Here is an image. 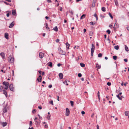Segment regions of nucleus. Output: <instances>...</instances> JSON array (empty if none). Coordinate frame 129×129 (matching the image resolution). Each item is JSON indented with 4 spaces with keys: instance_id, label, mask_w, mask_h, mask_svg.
I'll return each mask as SVG.
<instances>
[{
    "instance_id": "423d86ee",
    "label": "nucleus",
    "mask_w": 129,
    "mask_h": 129,
    "mask_svg": "<svg viewBox=\"0 0 129 129\" xmlns=\"http://www.w3.org/2000/svg\"><path fill=\"white\" fill-rule=\"evenodd\" d=\"M39 55L40 57L41 58H42L44 56V54L41 52H40Z\"/></svg>"
},
{
    "instance_id": "cd10ccee",
    "label": "nucleus",
    "mask_w": 129,
    "mask_h": 129,
    "mask_svg": "<svg viewBox=\"0 0 129 129\" xmlns=\"http://www.w3.org/2000/svg\"><path fill=\"white\" fill-rule=\"evenodd\" d=\"M96 68L98 67V69H100L101 68V66L100 65H98V64H96Z\"/></svg>"
},
{
    "instance_id": "f3484780",
    "label": "nucleus",
    "mask_w": 129,
    "mask_h": 129,
    "mask_svg": "<svg viewBox=\"0 0 129 129\" xmlns=\"http://www.w3.org/2000/svg\"><path fill=\"white\" fill-rule=\"evenodd\" d=\"M47 64H48V66L51 67L52 66V63L51 62H48Z\"/></svg>"
},
{
    "instance_id": "37998d69",
    "label": "nucleus",
    "mask_w": 129,
    "mask_h": 129,
    "mask_svg": "<svg viewBox=\"0 0 129 129\" xmlns=\"http://www.w3.org/2000/svg\"><path fill=\"white\" fill-rule=\"evenodd\" d=\"M107 85L108 86H110L111 85V83L110 82H108L107 83Z\"/></svg>"
},
{
    "instance_id": "bb28decb",
    "label": "nucleus",
    "mask_w": 129,
    "mask_h": 129,
    "mask_svg": "<svg viewBox=\"0 0 129 129\" xmlns=\"http://www.w3.org/2000/svg\"><path fill=\"white\" fill-rule=\"evenodd\" d=\"M42 77H41L40 79V80H39L40 78L39 77L37 78V80H38V82H41L42 80Z\"/></svg>"
},
{
    "instance_id": "864d4df0",
    "label": "nucleus",
    "mask_w": 129,
    "mask_h": 129,
    "mask_svg": "<svg viewBox=\"0 0 129 129\" xmlns=\"http://www.w3.org/2000/svg\"><path fill=\"white\" fill-rule=\"evenodd\" d=\"M39 109H42V107L41 106H39L38 107Z\"/></svg>"
},
{
    "instance_id": "39448f33",
    "label": "nucleus",
    "mask_w": 129,
    "mask_h": 129,
    "mask_svg": "<svg viewBox=\"0 0 129 129\" xmlns=\"http://www.w3.org/2000/svg\"><path fill=\"white\" fill-rule=\"evenodd\" d=\"M7 107L6 105L4 107V108L3 110V114L4 113H5L7 111Z\"/></svg>"
},
{
    "instance_id": "72a5a7b5",
    "label": "nucleus",
    "mask_w": 129,
    "mask_h": 129,
    "mask_svg": "<svg viewBox=\"0 0 129 129\" xmlns=\"http://www.w3.org/2000/svg\"><path fill=\"white\" fill-rule=\"evenodd\" d=\"M109 16H110L111 17V18L112 19H113V17L112 16V15L110 13H109Z\"/></svg>"
},
{
    "instance_id": "79ce46f5",
    "label": "nucleus",
    "mask_w": 129,
    "mask_h": 129,
    "mask_svg": "<svg viewBox=\"0 0 129 129\" xmlns=\"http://www.w3.org/2000/svg\"><path fill=\"white\" fill-rule=\"evenodd\" d=\"M93 33L92 32L90 31L89 33V35L90 36H92V35Z\"/></svg>"
},
{
    "instance_id": "4c0bfd02",
    "label": "nucleus",
    "mask_w": 129,
    "mask_h": 129,
    "mask_svg": "<svg viewBox=\"0 0 129 129\" xmlns=\"http://www.w3.org/2000/svg\"><path fill=\"white\" fill-rule=\"evenodd\" d=\"M32 124V122L31 121H30L29 122V126H31Z\"/></svg>"
},
{
    "instance_id": "473e14b6",
    "label": "nucleus",
    "mask_w": 129,
    "mask_h": 129,
    "mask_svg": "<svg viewBox=\"0 0 129 129\" xmlns=\"http://www.w3.org/2000/svg\"><path fill=\"white\" fill-rule=\"evenodd\" d=\"M117 97L118 98V99L120 100H122V98L120 97L119 95V94H118L117 95Z\"/></svg>"
},
{
    "instance_id": "e2e57ef3",
    "label": "nucleus",
    "mask_w": 129,
    "mask_h": 129,
    "mask_svg": "<svg viewBox=\"0 0 129 129\" xmlns=\"http://www.w3.org/2000/svg\"><path fill=\"white\" fill-rule=\"evenodd\" d=\"M1 71L2 72H3L4 73H5V71H4L3 70H1Z\"/></svg>"
},
{
    "instance_id": "c756f323",
    "label": "nucleus",
    "mask_w": 129,
    "mask_h": 129,
    "mask_svg": "<svg viewBox=\"0 0 129 129\" xmlns=\"http://www.w3.org/2000/svg\"><path fill=\"white\" fill-rule=\"evenodd\" d=\"M102 10L103 12H105L106 10L104 7H102L101 9Z\"/></svg>"
},
{
    "instance_id": "a19ab883",
    "label": "nucleus",
    "mask_w": 129,
    "mask_h": 129,
    "mask_svg": "<svg viewBox=\"0 0 129 129\" xmlns=\"http://www.w3.org/2000/svg\"><path fill=\"white\" fill-rule=\"evenodd\" d=\"M82 76V74L81 73H79L78 74V76L79 77H81Z\"/></svg>"
},
{
    "instance_id": "c9c22d12",
    "label": "nucleus",
    "mask_w": 129,
    "mask_h": 129,
    "mask_svg": "<svg viewBox=\"0 0 129 129\" xmlns=\"http://www.w3.org/2000/svg\"><path fill=\"white\" fill-rule=\"evenodd\" d=\"M107 33H108V34H110L111 33L109 29H108L106 31Z\"/></svg>"
},
{
    "instance_id": "0eeeda50",
    "label": "nucleus",
    "mask_w": 129,
    "mask_h": 129,
    "mask_svg": "<svg viewBox=\"0 0 129 129\" xmlns=\"http://www.w3.org/2000/svg\"><path fill=\"white\" fill-rule=\"evenodd\" d=\"M96 0H93L92 1V7H95V3L96 2Z\"/></svg>"
},
{
    "instance_id": "412c9836",
    "label": "nucleus",
    "mask_w": 129,
    "mask_h": 129,
    "mask_svg": "<svg viewBox=\"0 0 129 129\" xmlns=\"http://www.w3.org/2000/svg\"><path fill=\"white\" fill-rule=\"evenodd\" d=\"M119 27L118 25L116 24V23H115V24L114 26V28H118Z\"/></svg>"
},
{
    "instance_id": "3c124183",
    "label": "nucleus",
    "mask_w": 129,
    "mask_h": 129,
    "mask_svg": "<svg viewBox=\"0 0 129 129\" xmlns=\"http://www.w3.org/2000/svg\"><path fill=\"white\" fill-rule=\"evenodd\" d=\"M45 18L47 19H49V18L47 16L45 17Z\"/></svg>"
},
{
    "instance_id": "f03ea898",
    "label": "nucleus",
    "mask_w": 129,
    "mask_h": 129,
    "mask_svg": "<svg viewBox=\"0 0 129 129\" xmlns=\"http://www.w3.org/2000/svg\"><path fill=\"white\" fill-rule=\"evenodd\" d=\"M58 50L59 54L61 55H65L66 54L65 52L64 51L62 50L61 49H59Z\"/></svg>"
},
{
    "instance_id": "ddd939ff",
    "label": "nucleus",
    "mask_w": 129,
    "mask_h": 129,
    "mask_svg": "<svg viewBox=\"0 0 129 129\" xmlns=\"http://www.w3.org/2000/svg\"><path fill=\"white\" fill-rule=\"evenodd\" d=\"M0 55L2 57L3 59L5 57V54L4 53L2 52L0 54Z\"/></svg>"
},
{
    "instance_id": "9b49d317",
    "label": "nucleus",
    "mask_w": 129,
    "mask_h": 129,
    "mask_svg": "<svg viewBox=\"0 0 129 129\" xmlns=\"http://www.w3.org/2000/svg\"><path fill=\"white\" fill-rule=\"evenodd\" d=\"M8 36V34L7 33H5V37L7 39H9Z\"/></svg>"
},
{
    "instance_id": "b1692460",
    "label": "nucleus",
    "mask_w": 129,
    "mask_h": 129,
    "mask_svg": "<svg viewBox=\"0 0 129 129\" xmlns=\"http://www.w3.org/2000/svg\"><path fill=\"white\" fill-rule=\"evenodd\" d=\"M53 30L56 31H58V28L57 26H55L54 28H53Z\"/></svg>"
},
{
    "instance_id": "603ef678",
    "label": "nucleus",
    "mask_w": 129,
    "mask_h": 129,
    "mask_svg": "<svg viewBox=\"0 0 129 129\" xmlns=\"http://www.w3.org/2000/svg\"><path fill=\"white\" fill-rule=\"evenodd\" d=\"M90 25H93L94 24L93 22H91L90 23Z\"/></svg>"
},
{
    "instance_id": "a18cd8bd",
    "label": "nucleus",
    "mask_w": 129,
    "mask_h": 129,
    "mask_svg": "<svg viewBox=\"0 0 129 129\" xmlns=\"http://www.w3.org/2000/svg\"><path fill=\"white\" fill-rule=\"evenodd\" d=\"M35 121L36 122V125L40 123L37 121Z\"/></svg>"
},
{
    "instance_id": "1a4fd4ad",
    "label": "nucleus",
    "mask_w": 129,
    "mask_h": 129,
    "mask_svg": "<svg viewBox=\"0 0 129 129\" xmlns=\"http://www.w3.org/2000/svg\"><path fill=\"white\" fill-rule=\"evenodd\" d=\"M1 125L3 127L6 126L7 125V123L6 122H1Z\"/></svg>"
},
{
    "instance_id": "393cba45",
    "label": "nucleus",
    "mask_w": 129,
    "mask_h": 129,
    "mask_svg": "<svg viewBox=\"0 0 129 129\" xmlns=\"http://www.w3.org/2000/svg\"><path fill=\"white\" fill-rule=\"evenodd\" d=\"M114 48L115 49L117 50L119 49V46L118 45L115 46Z\"/></svg>"
},
{
    "instance_id": "680f3d73",
    "label": "nucleus",
    "mask_w": 129,
    "mask_h": 129,
    "mask_svg": "<svg viewBox=\"0 0 129 129\" xmlns=\"http://www.w3.org/2000/svg\"><path fill=\"white\" fill-rule=\"evenodd\" d=\"M127 84V82H125L124 83V85L125 86H126V85Z\"/></svg>"
},
{
    "instance_id": "a878e982",
    "label": "nucleus",
    "mask_w": 129,
    "mask_h": 129,
    "mask_svg": "<svg viewBox=\"0 0 129 129\" xmlns=\"http://www.w3.org/2000/svg\"><path fill=\"white\" fill-rule=\"evenodd\" d=\"M4 93L6 97L7 96V91H6L4 90Z\"/></svg>"
},
{
    "instance_id": "774afa93",
    "label": "nucleus",
    "mask_w": 129,
    "mask_h": 129,
    "mask_svg": "<svg viewBox=\"0 0 129 129\" xmlns=\"http://www.w3.org/2000/svg\"><path fill=\"white\" fill-rule=\"evenodd\" d=\"M28 129H34V128L33 127H32L31 128L29 127Z\"/></svg>"
},
{
    "instance_id": "6e6d98bb",
    "label": "nucleus",
    "mask_w": 129,
    "mask_h": 129,
    "mask_svg": "<svg viewBox=\"0 0 129 129\" xmlns=\"http://www.w3.org/2000/svg\"><path fill=\"white\" fill-rule=\"evenodd\" d=\"M61 65V64H60V63H58V64H57V66L58 67H60V66Z\"/></svg>"
},
{
    "instance_id": "58836bf2",
    "label": "nucleus",
    "mask_w": 129,
    "mask_h": 129,
    "mask_svg": "<svg viewBox=\"0 0 129 129\" xmlns=\"http://www.w3.org/2000/svg\"><path fill=\"white\" fill-rule=\"evenodd\" d=\"M50 115H47V118L49 120L50 119Z\"/></svg>"
},
{
    "instance_id": "f8f14e48",
    "label": "nucleus",
    "mask_w": 129,
    "mask_h": 129,
    "mask_svg": "<svg viewBox=\"0 0 129 129\" xmlns=\"http://www.w3.org/2000/svg\"><path fill=\"white\" fill-rule=\"evenodd\" d=\"M14 22H12L10 24V26H9V28H11L14 25Z\"/></svg>"
},
{
    "instance_id": "4d7b16f0",
    "label": "nucleus",
    "mask_w": 129,
    "mask_h": 129,
    "mask_svg": "<svg viewBox=\"0 0 129 129\" xmlns=\"http://www.w3.org/2000/svg\"><path fill=\"white\" fill-rule=\"evenodd\" d=\"M106 98L108 100L109 99V96L108 95L107 96H106Z\"/></svg>"
},
{
    "instance_id": "2f4dec72",
    "label": "nucleus",
    "mask_w": 129,
    "mask_h": 129,
    "mask_svg": "<svg viewBox=\"0 0 129 129\" xmlns=\"http://www.w3.org/2000/svg\"><path fill=\"white\" fill-rule=\"evenodd\" d=\"M70 103L71 104V106L72 107H73L74 105V102L72 101H70Z\"/></svg>"
},
{
    "instance_id": "69168bd1",
    "label": "nucleus",
    "mask_w": 129,
    "mask_h": 129,
    "mask_svg": "<svg viewBox=\"0 0 129 129\" xmlns=\"http://www.w3.org/2000/svg\"><path fill=\"white\" fill-rule=\"evenodd\" d=\"M97 129H99V126L98 125H97Z\"/></svg>"
},
{
    "instance_id": "9d476101",
    "label": "nucleus",
    "mask_w": 129,
    "mask_h": 129,
    "mask_svg": "<svg viewBox=\"0 0 129 129\" xmlns=\"http://www.w3.org/2000/svg\"><path fill=\"white\" fill-rule=\"evenodd\" d=\"M9 88L10 90L12 91H13L14 88L13 87V85L12 84H10L9 85Z\"/></svg>"
},
{
    "instance_id": "bf43d9fd",
    "label": "nucleus",
    "mask_w": 129,
    "mask_h": 129,
    "mask_svg": "<svg viewBox=\"0 0 129 129\" xmlns=\"http://www.w3.org/2000/svg\"><path fill=\"white\" fill-rule=\"evenodd\" d=\"M9 13H8L7 14V17H9Z\"/></svg>"
},
{
    "instance_id": "7ed1b4c3",
    "label": "nucleus",
    "mask_w": 129,
    "mask_h": 129,
    "mask_svg": "<svg viewBox=\"0 0 129 129\" xmlns=\"http://www.w3.org/2000/svg\"><path fill=\"white\" fill-rule=\"evenodd\" d=\"M70 113V111L69 109L68 108H66V116H68L69 115Z\"/></svg>"
},
{
    "instance_id": "6e6552de",
    "label": "nucleus",
    "mask_w": 129,
    "mask_h": 129,
    "mask_svg": "<svg viewBox=\"0 0 129 129\" xmlns=\"http://www.w3.org/2000/svg\"><path fill=\"white\" fill-rule=\"evenodd\" d=\"M3 84L5 85L6 87H8L9 86V83L8 82H6L5 81L3 82Z\"/></svg>"
},
{
    "instance_id": "052dcab7",
    "label": "nucleus",
    "mask_w": 129,
    "mask_h": 129,
    "mask_svg": "<svg viewBox=\"0 0 129 129\" xmlns=\"http://www.w3.org/2000/svg\"><path fill=\"white\" fill-rule=\"evenodd\" d=\"M47 2L48 3H51V0H48Z\"/></svg>"
},
{
    "instance_id": "6ab92c4d",
    "label": "nucleus",
    "mask_w": 129,
    "mask_h": 129,
    "mask_svg": "<svg viewBox=\"0 0 129 129\" xmlns=\"http://www.w3.org/2000/svg\"><path fill=\"white\" fill-rule=\"evenodd\" d=\"M114 2L116 5V6H118V4L117 0H114Z\"/></svg>"
},
{
    "instance_id": "a211bd4d",
    "label": "nucleus",
    "mask_w": 129,
    "mask_h": 129,
    "mask_svg": "<svg viewBox=\"0 0 129 129\" xmlns=\"http://www.w3.org/2000/svg\"><path fill=\"white\" fill-rule=\"evenodd\" d=\"M12 14L14 15H15L16 14V13L15 11L13 10H12Z\"/></svg>"
},
{
    "instance_id": "4be33fe9",
    "label": "nucleus",
    "mask_w": 129,
    "mask_h": 129,
    "mask_svg": "<svg viewBox=\"0 0 129 129\" xmlns=\"http://www.w3.org/2000/svg\"><path fill=\"white\" fill-rule=\"evenodd\" d=\"M80 66L82 67H84L85 66V64L81 62L80 63Z\"/></svg>"
},
{
    "instance_id": "f704fd0d",
    "label": "nucleus",
    "mask_w": 129,
    "mask_h": 129,
    "mask_svg": "<svg viewBox=\"0 0 129 129\" xmlns=\"http://www.w3.org/2000/svg\"><path fill=\"white\" fill-rule=\"evenodd\" d=\"M102 54L101 53H99L98 55V56L99 57H102Z\"/></svg>"
},
{
    "instance_id": "8fccbe9b",
    "label": "nucleus",
    "mask_w": 129,
    "mask_h": 129,
    "mask_svg": "<svg viewBox=\"0 0 129 129\" xmlns=\"http://www.w3.org/2000/svg\"><path fill=\"white\" fill-rule=\"evenodd\" d=\"M124 60L126 62H127V60L126 59H124Z\"/></svg>"
},
{
    "instance_id": "7c9ffc66",
    "label": "nucleus",
    "mask_w": 129,
    "mask_h": 129,
    "mask_svg": "<svg viewBox=\"0 0 129 129\" xmlns=\"http://www.w3.org/2000/svg\"><path fill=\"white\" fill-rule=\"evenodd\" d=\"M85 15V14H83L80 17V19H82L83 18V17H84Z\"/></svg>"
},
{
    "instance_id": "e433bc0d",
    "label": "nucleus",
    "mask_w": 129,
    "mask_h": 129,
    "mask_svg": "<svg viewBox=\"0 0 129 129\" xmlns=\"http://www.w3.org/2000/svg\"><path fill=\"white\" fill-rule=\"evenodd\" d=\"M97 94H98V98H99V99L100 100V92L99 91H98V92Z\"/></svg>"
},
{
    "instance_id": "2eb2a0df",
    "label": "nucleus",
    "mask_w": 129,
    "mask_h": 129,
    "mask_svg": "<svg viewBox=\"0 0 129 129\" xmlns=\"http://www.w3.org/2000/svg\"><path fill=\"white\" fill-rule=\"evenodd\" d=\"M66 45L67 49H69V47L70 46L69 44L68 43H66Z\"/></svg>"
},
{
    "instance_id": "aec40b11",
    "label": "nucleus",
    "mask_w": 129,
    "mask_h": 129,
    "mask_svg": "<svg viewBox=\"0 0 129 129\" xmlns=\"http://www.w3.org/2000/svg\"><path fill=\"white\" fill-rule=\"evenodd\" d=\"M45 27L46 28L49 29V27H48V24L47 23H45Z\"/></svg>"
},
{
    "instance_id": "de8ad7c7",
    "label": "nucleus",
    "mask_w": 129,
    "mask_h": 129,
    "mask_svg": "<svg viewBox=\"0 0 129 129\" xmlns=\"http://www.w3.org/2000/svg\"><path fill=\"white\" fill-rule=\"evenodd\" d=\"M81 113L82 115L84 114L85 113V112L83 111H82L81 112Z\"/></svg>"
},
{
    "instance_id": "f257e3e1",
    "label": "nucleus",
    "mask_w": 129,
    "mask_h": 129,
    "mask_svg": "<svg viewBox=\"0 0 129 129\" xmlns=\"http://www.w3.org/2000/svg\"><path fill=\"white\" fill-rule=\"evenodd\" d=\"M95 49V46L93 44H92V47L91 49V55L92 56L93 55V53Z\"/></svg>"
},
{
    "instance_id": "09e8293b",
    "label": "nucleus",
    "mask_w": 129,
    "mask_h": 129,
    "mask_svg": "<svg viewBox=\"0 0 129 129\" xmlns=\"http://www.w3.org/2000/svg\"><path fill=\"white\" fill-rule=\"evenodd\" d=\"M59 40L58 39H57L56 40V42L57 43H58L59 41Z\"/></svg>"
},
{
    "instance_id": "c03bdc74",
    "label": "nucleus",
    "mask_w": 129,
    "mask_h": 129,
    "mask_svg": "<svg viewBox=\"0 0 129 129\" xmlns=\"http://www.w3.org/2000/svg\"><path fill=\"white\" fill-rule=\"evenodd\" d=\"M69 11L70 12V13H71V14L72 15H73V11L71 10L70 11Z\"/></svg>"
},
{
    "instance_id": "dca6fc26",
    "label": "nucleus",
    "mask_w": 129,
    "mask_h": 129,
    "mask_svg": "<svg viewBox=\"0 0 129 129\" xmlns=\"http://www.w3.org/2000/svg\"><path fill=\"white\" fill-rule=\"evenodd\" d=\"M125 50L126 51H129L128 48L126 45H125Z\"/></svg>"
},
{
    "instance_id": "c85d7f7f",
    "label": "nucleus",
    "mask_w": 129,
    "mask_h": 129,
    "mask_svg": "<svg viewBox=\"0 0 129 129\" xmlns=\"http://www.w3.org/2000/svg\"><path fill=\"white\" fill-rule=\"evenodd\" d=\"M113 58L115 60H116L117 58V56H113Z\"/></svg>"
},
{
    "instance_id": "49530a36",
    "label": "nucleus",
    "mask_w": 129,
    "mask_h": 129,
    "mask_svg": "<svg viewBox=\"0 0 129 129\" xmlns=\"http://www.w3.org/2000/svg\"><path fill=\"white\" fill-rule=\"evenodd\" d=\"M48 87H49V88H51L52 87V85L51 84H50L49 85V86H48Z\"/></svg>"
},
{
    "instance_id": "5fc2aeb1",
    "label": "nucleus",
    "mask_w": 129,
    "mask_h": 129,
    "mask_svg": "<svg viewBox=\"0 0 129 129\" xmlns=\"http://www.w3.org/2000/svg\"><path fill=\"white\" fill-rule=\"evenodd\" d=\"M34 112H36V110L35 109H34L33 111H32V112L33 113H34Z\"/></svg>"
},
{
    "instance_id": "13d9d810",
    "label": "nucleus",
    "mask_w": 129,
    "mask_h": 129,
    "mask_svg": "<svg viewBox=\"0 0 129 129\" xmlns=\"http://www.w3.org/2000/svg\"><path fill=\"white\" fill-rule=\"evenodd\" d=\"M94 16L95 17H97V15L96 14V13H95L94 15Z\"/></svg>"
},
{
    "instance_id": "0e129e2a",
    "label": "nucleus",
    "mask_w": 129,
    "mask_h": 129,
    "mask_svg": "<svg viewBox=\"0 0 129 129\" xmlns=\"http://www.w3.org/2000/svg\"><path fill=\"white\" fill-rule=\"evenodd\" d=\"M83 30L84 31L83 32L84 33H85L86 31V29H85V28L84 29V30Z\"/></svg>"
},
{
    "instance_id": "338daca9",
    "label": "nucleus",
    "mask_w": 129,
    "mask_h": 129,
    "mask_svg": "<svg viewBox=\"0 0 129 129\" xmlns=\"http://www.w3.org/2000/svg\"><path fill=\"white\" fill-rule=\"evenodd\" d=\"M126 28L127 30L129 31V26L127 27Z\"/></svg>"
},
{
    "instance_id": "ea45409f",
    "label": "nucleus",
    "mask_w": 129,
    "mask_h": 129,
    "mask_svg": "<svg viewBox=\"0 0 129 129\" xmlns=\"http://www.w3.org/2000/svg\"><path fill=\"white\" fill-rule=\"evenodd\" d=\"M49 103L50 104L53 105V101H51L49 102Z\"/></svg>"
},
{
    "instance_id": "5701e85b",
    "label": "nucleus",
    "mask_w": 129,
    "mask_h": 129,
    "mask_svg": "<svg viewBox=\"0 0 129 129\" xmlns=\"http://www.w3.org/2000/svg\"><path fill=\"white\" fill-rule=\"evenodd\" d=\"M129 114V112L126 111L125 112V115L126 116H127Z\"/></svg>"
},
{
    "instance_id": "4468645a",
    "label": "nucleus",
    "mask_w": 129,
    "mask_h": 129,
    "mask_svg": "<svg viewBox=\"0 0 129 129\" xmlns=\"http://www.w3.org/2000/svg\"><path fill=\"white\" fill-rule=\"evenodd\" d=\"M59 76L60 78V79H62L63 78V74L61 73H60L59 74Z\"/></svg>"
},
{
    "instance_id": "20e7f679",
    "label": "nucleus",
    "mask_w": 129,
    "mask_h": 129,
    "mask_svg": "<svg viewBox=\"0 0 129 129\" xmlns=\"http://www.w3.org/2000/svg\"><path fill=\"white\" fill-rule=\"evenodd\" d=\"M9 62H10L13 63L14 62L13 58L11 56H9Z\"/></svg>"
}]
</instances>
